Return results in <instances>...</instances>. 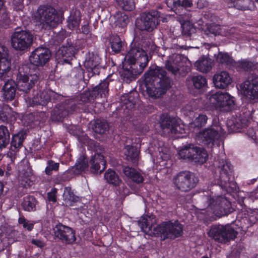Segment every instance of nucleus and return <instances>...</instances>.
Segmentation results:
<instances>
[{
    "label": "nucleus",
    "mask_w": 258,
    "mask_h": 258,
    "mask_svg": "<svg viewBox=\"0 0 258 258\" xmlns=\"http://www.w3.org/2000/svg\"><path fill=\"white\" fill-rule=\"evenodd\" d=\"M145 83L149 96L158 98L165 94L172 85V80L162 67L152 65L145 73Z\"/></svg>",
    "instance_id": "1"
},
{
    "label": "nucleus",
    "mask_w": 258,
    "mask_h": 258,
    "mask_svg": "<svg viewBox=\"0 0 258 258\" xmlns=\"http://www.w3.org/2000/svg\"><path fill=\"white\" fill-rule=\"evenodd\" d=\"M150 221V217L145 216L138 222L141 230L148 235L160 236L165 240L174 239L183 234V226L177 220L163 222L157 226L151 224Z\"/></svg>",
    "instance_id": "2"
},
{
    "label": "nucleus",
    "mask_w": 258,
    "mask_h": 258,
    "mask_svg": "<svg viewBox=\"0 0 258 258\" xmlns=\"http://www.w3.org/2000/svg\"><path fill=\"white\" fill-rule=\"evenodd\" d=\"M33 17L34 21L44 30L55 28L61 21L57 11L49 5L40 6Z\"/></svg>",
    "instance_id": "3"
},
{
    "label": "nucleus",
    "mask_w": 258,
    "mask_h": 258,
    "mask_svg": "<svg viewBox=\"0 0 258 258\" xmlns=\"http://www.w3.org/2000/svg\"><path fill=\"white\" fill-rule=\"evenodd\" d=\"M200 204L201 210L210 208L215 215L219 218L226 216L233 211L230 203L223 196L212 198L209 196H204Z\"/></svg>",
    "instance_id": "4"
},
{
    "label": "nucleus",
    "mask_w": 258,
    "mask_h": 258,
    "mask_svg": "<svg viewBox=\"0 0 258 258\" xmlns=\"http://www.w3.org/2000/svg\"><path fill=\"white\" fill-rule=\"evenodd\" d=\"M34 38L33 34L29 31L17 30L11 37L12 47L18 51H27L32 45Z\"/></svg>",
    "instance_id": "5"
},
{
    "label": "nucleus",
    "mask_w": 258,
    "mask_h": 258,
    "mask_svg": "<svg viewBox=\"0 0 258 258\" xmlns=\"http://www.w3.org/2000/svg\"><path fill=\"white\" fill-rule=\"evenodd\" d=\"M180 157L183 159H188L195 163L203 164L206 162L208 155L203 148L192 144H187L178 152Z\"/></svg>",
    "instance_id": "6"
},
{
    "label": "nucleus",
    "mask_w": 258,
    "mask_h": 258,
    "mask_svg": "<svg viewBox=\"0 0 258 258\" xmlns=\"http://www.w3.org/2000/svg\"><path fill=\"white\" fill-rule=\"evenodd\" d=\"M190 63L187 57L180 54H174L166 61V69L174 75L184 76L190 71Z\"/></svg>",
    "instance_id": "7"
},
{
    "label": "nucleus",
    "mask_w": 258,
    "mask_h": 258,
    "mask_svg": "<svg viewBox=\"0 0 258 258\" xmlns=\"http://www.w3.org/2000/svg\"><path fill=\"white\" fill-rule=\"evenodd\" d=\"M160 13L156 10L143 13L136 20V28L140 31L152 32L159 24Z\"/></svg>",
    "instance_id": "8"
},
{
    "label": "nucleus",
    "mask_w": 258,
    "mask_h": 258,
    "mask_svg": "<svg viewBox=\"0 0 258 258\" xmlns=\"http://www.w3.org/2000/svg\"><path fill=\"white\" fill-rule=\"evenodd\" d=\"M208 234L215 241L225 244L234 239L237 232L229 226L215 225L211 226Z\"/></svg>",
    "instance_id": "9"
},
{
    "label": "nucleus",
    "mask_w": 258,
    "mask_h": 258,
    "mask_svg": "<svg viewBox=\"0 0 258 258\" xmlns=\"http://www.w3.org/2000/svg\"><path fill=\"white\" fill-rule=\"evenodd\" d=\"M218 164L216 170L219 172V175L215 178V184L226 190L229 187L233 188L231 186L235 185L230 181V177L233 172L231 164L223 159H219Z\"/></svg>",
    "instance_id": "10"
},
{
    "label": "nucleus",
    "mask_w": 258,
    "mask_h": 258,
    "mask_svg": "<svg viewBox=\"0 0 258 258\" xmlns=\"http://www.w3.org/2000/svg\"><path fill=\"white\" fill-rule=\"evenodd\" d=\"M172 181L176 189L182 192H187L196 186L198 179L193 173L185 170L174 175Z\"/></svg>",
    "instance_id": "11"
},
{
    "label": "nucleus",
    "mask_w": 258,
    "mask_h": 258,
    "mask_svg": "<svg viewBox=\"0 0 258 258\" xmlns=\"http://www.w3.org/2000/svg\"><path fill=\"white\" fill-rule=\"evenodd\" d=\"M125 58L126 62L138 67H142L143 70L147 67L149 61L146 51L136 43H131Z\"/></svg>",
    "instance_id": "12"
},
{
    "label": "nucleus",
    "mask_w": 258,
    "mask_h": 258,
    "mask_svg": "<svg viewBox=\"0 0 258 258\" xmlns=\"http://www.w3.org/2000/svg\"><path fill=\"white\" fill-rule=\"evenodd\" d=\"M209 103L216 109L223 111H230L235 106L233 97L227 93L218 92L209 97Z\"/></svg>",
    "instance_id": "13"
},
{
    "label": "nucleus",
    "mask_w": 258,
    "mask_h": 258,
    "mask_svg": "<svg viewBox=\"0 0 258 258\" xmlns=\"http://www.w3.org/2000/svg\"><path fill=\"white\" fill-rule=\"evenodd\" d=\"M81 42L80 40L76 41L75 43L68 41L66 45L62 46L56 53V56L59 60L58 63L71 64L75 54L83 47L80 45Z\"/></svg>",
    "instance_id": "14"
},
{
    "label": "nucleus",
    "mask_w": 258,
    "mask_h": 258,
    "mask_svg": "<svg viewBox=\"0 0 258 258\" xmlns=\"http://www.w3.org/2000/svg\"><path fill=\"white\" fill-rule=\"evenodd\" d=\"M53 231L54 239L66 244H72L76 240L75 230L61 223L56 225Z\"/></svg>",
    "instance_id": "15"
},
{
    "label": "nucleus",
    "mask_w": 258,
    "mask_h": 258,
    "mask_svg": "<svg viewBox=\"0 0 258 258\" xmlns=\"http://www.w3.org/2000/svg\"><path fill=\"white\" fill-rule=\"evenodd\" d=\"M77 108L76 101L74 99H68L63 103L57 104L51 112L52 120L62 121L69 113H71Z\"/></svg>",
    "instance_id": "16"
},
{
    "label": "nucleus",
    "mask_w": 258,
    "mask_h": 258,
    "mask_svg": "<svg viewBox=\"0 0 258 258\" xmlns=\"http://www.w3.org/2000/svg\"><path fill=\"white\" fill-rule=\"evenodd\" d=\"M84 66L88 73V78L98 75L102 69L101 58L98 54L89 52L84 62Z\"/></svg>",
    "instance_id": "17"
},
{
    "label": "nucleus",
    "mask_w": 258,
    "mask_h": 258,
    "mask_svg": "<svg viewBox=\"0 0 258 258\" xmlns=\"http://www.w3.org/2000/svg\"><path fill=\"white\" fill-rule=\"evenodd\" d=\"M224 134V131L221 126L212 125L201 132L199 133V137L202 140L203 144L205 145L213 144L214 142L218 140Z\"/></svg>",
    "instance_id": "18"
},
{
    "label": "nucleus",
    "mask_w": 258,
    "mask_h": 258,
    "mask_svg": "<svg viewBox=\"0 0 258 258\" xmlns=\"http://www.w3.org/2000/svg\"><path fill=\"white\" fill-rule=\"evenodd\" d=\"M96 148V153L92 156L90 161V169L93 174H100L106 168V162L102 155L104 148L100 145Z\"/></svg>",
    "instance_id": "19"
},
{
    "label": "nucleus",
    "mask_w": 258,
    "mask_h": 258,
    "mask_svg": "<svg viewBox=\"0 0 258 258\" xmlns=\"http://www.w3.org/2000/svg\"><path fill=\"white\" fill-rule=\"evenodd\" d=\"M244 95L248 99L256 101L258 99V77L251 75L243 83Z\"/></svg>",
    "instance_id": "20"
},
{
    "label": "nucleus",
    "mask_w": 258,
    "mask_h": 258,
    "mask_svg": "<svg viewBox=\"0 0 258 258\" xmlns=\"http://www.w3.org/2000/svg\"><path fill=\"white\" fill-rule=\"evenodd\" d=\"M51 56L50 50L45 47H38L32 52L30 62L38 67H43L49 60Z\"/></svg>",
    "instance_id": "21"
},
{
    "label": "nucleus",
    "mask_w": 258,
    "mask_h": 258,
    "mask_svg": "<svg viewBox=\"0 0 258 258\" xmlns=\"http://www.w3.org/2000/svg\"><path fill=\"white\" fill-rule=\"evenodd\" d=\"M178 119L168 114H162L161 116L160 126L164 135L176 134L178 132Z\"/></svg>",
    "instance_id": "22"
},
{
    "label": "nucleus",
    "mask_w": 258,
    "mask_h": 258,
    "mask_svg": "<svg viewBox=\"0 0 258 258\" xmlns=\"http://www.w3.org/2000/svg\"><path fill=\"white\" fill-rule=\"evenodd\" d=\"M144 70L142 67H138L136 65L126 61L119 73L123 81L126 83H130L135 80L137 76L140 75Z\"/></svg>",
    "instance_id": "23"
},
{
    "label": "nucleus",
    "mask_w": 258,
    "mask_h": 258,
    "mask_svg": "<svg viewBox=\"0 0 258 258\" xmlns=\"http://www.w3.org/2000/svg\"><path fill=\"white\" fill-rule=\"evenodd\" d=\"M11 63L8 58V50L4 45H0V79H4L10 72Z\"/></svg>",
    "instance_id": "24"
},
{
    "label": "nucleus",
    "mask_w": 258,
    "mask_h": 258,
    "mask_svg": "<svg viewBox=\"0 0 258 258\" xmlns=\"http://www.w3.org/2000/svg\"><path fill=\"white\" fill-rule=\"evenodd\" d=\"M37 83L36 76L29 78L28 77L17 75V89L24 94L29 93Z\"/></svg>",
    "instance_id": "25"
},
{
    "label": "nucleus",
    "mask_w": 258,
    "mask_h": 258,
    "mask_svg": "<svg viewBox=\"0 0 258 258\" xmlns=\"http://www.w3.org/2000/svg\"><path fill=\"white\" fill-rule=\"evenodd\" d=\"M38 66H36L31 62L22 64L19 69L18 75L28 77L29 78H33L36 77V81H38L40 76L39 70Z\"/></svg>",
    "instance_id": "26"
},
{
    "label": "nucleus",
    "mask_w": 258,
    "mask_h": 258,
    "mask_svg": "<svg viewBox=\"0 0 258 258\" xmlns=\"http://www.w3.org/2000/svg\"><path fill=\"white\" fill-rule=\"evenodd\" d=\"M17 89V83L12 79H8L5 82L2 88L3 97L6 101L14 99Z\"/></svg>",
    "instance_id": "27"
},
{
    "label": "nucleus",
    "mask_w": 258,
    "mask_h": 258,
    "mask_svg": "<svg viewBox=\"0 0 258 258\" xmlns=\"http://www.w3.org/2000/svg\"><path fill=\"white\" fill-rule=\"evenodd\" d=\"M231 82L229 74L226 71H222L215 74L213 77V83L216 88L224 89Z\"/></svg>",
    "instance_id": "28"
},
{
    "label": "nucleus",
    "mask_w": 258,
    "mask_h": 258,
    "mask_svg": "<svg viewBox=\"0 0 258 258\" xmlns=\"http://www.w3.org/2000/svg\"><path fill=\"white\" fill-rule=\"evenodd\" d=\"M49 93L47 91H43L38 93L32 99V104L37 105L45 106L49 102L52 97H61L60 96L54 93Z\"/></svg>",
    "instance_id": "29"
},
{
    "label": "nucleus",
    "mask_w": 258,
    "mask_h": 258,
    "mask_svg": "<svg viewBox=\"0 0 258 258\" xmlns=\"http://www.w3.org/2000/svg\"><path fill=\"white\" fill-rule=\"evenodd\" d=\"M122 171L124 175L130 178L133 182L137 184L143 182L144 180L143 176L135 168L125 166H123Z\"/></svg>",
    "instance_id": "30"
},
{
    "label": "nucleus",
    "mask_w": 258,
    "mask_h": 258,
    "mask_svg": "<svg viewBox=\"0 0 258 258\" xmlns=\"http://www.w3.org/2000/svg\"><path fill=\"white\" fill-rule=\"evenodd\" d=\"M104 179L109 184L115 186H120L124 188V185L122 180L120 179L118 175L113 170L108 169L104 173Z\"/></svg>",
    "instance_id": "31"
},
{
    "label": "nucleus",
    "mask_w": 258,
    "mask_h": 258,
    "mask_svg": "<svg viewBox=\"0 0 258 258\" xmlns=\"http://www.w3.org/2000/svg\"><path fill=\"white\" fill-rule=\"evenodd\" d=\"M81 21V12L79 10L73 9L70 11V15L67 19L68 28L73 30L79 27Z\"/></svg>",
    "instance_id": "32"
},
{
    "label": "nucleus",
    "mask_w": 258,
    "mask_h": 258,
    "mask_svg": "<svg viewBox=\"0 0 258 258\" xmlns=\"http://www.w3.org/2000/svg\"><path fill=\"white\" fill-rule=\"evenodd\" d=\"M109 82L108 79H105L98 85L93 88L92 91L95 98L98 97H105L108 94Z\"/></svg>",
    "instance_id": "33"
},
{
    "label": "nucleus",
    "mask_w": 258,
    "mask_h": 258,
    "mask_svg": "<svg viewBox=\"0 0 258 258\" xmlns=\"http://www.w3.org/2000/svg\"><path fill=\"white\" fill-rule=\"evenodd\" d=\"M139 153L137 148L133 146L126 145L124 148V154L125 159L134 164H136L138 163Z\"/></svg>",
    "instance_id": "34"
},
{
    "label": "nucleus",
    "mask_w": 258,
    "mask_h": 258,
    "mask_svg": "<svg viewBox=\"0 0 258 258\" xmlns=\"http://www.w3.org/2000/svg\"><path fill=\"white\" fill-rule=\"evenodd\" d=\"M63 201L66 204L69 206H74L78 202H80L81 198L75 195L69 186L66 187L63 194Z\"/></svg>",
    "instance_id": "35"
},
{
    "label": "nucleus",
    "mask_w": 258,
    "mask_h": 258,
    "mask_svg": "<svg viewBox=\"0 0 258 258\" xmlns=\"http://www.w3.org/2000/svg\"><path fill=\"white\" fill-rule=\"evenodd\" d=\"M197 70L202 73H206L210 71L213 66V61L207 57L200 58L195 63Z\"/></svg>",
    "instance_id": "36"
},
{
    "label": "nucleus",
    "mask_w": 258,
    "mask_h": 258,
    "mask_svg": "<svg viewBox=\"0 0 258 258\" xmlns=\"http://www.w3.org/2000/svg\"><path fill=\"white\" fill-rule=\"evenodd\" d=\"M114 24L116 29H124L130 22L128 15L123 12H117L114 15Z\"/></svg>",
    "instance_id": "37"
},
{
    "label": "nucleus",
    "mask_w": 258,
    "mask_h": 258,
    "mask_svg": "<svg viewBox=\"0 0 258 258\" xmlns=\"http://www.w3.org/2000/svg\"><path fill=\"white\" fill-rule=\"evenodd\" d=\"M135 96H137V92L130 93L122 95L120 97V103L122 104V107H124V108L134 107L136 101Z\"/></svg>",
    "instance_id": "38"
},
{
    "label": "nucleus",
    "mask_w": 258,
    "mask_h": 258,
    "mask_svg": "<svg viewBox=\"0 0 258 258\" xmlns=\"http://www.w3.org/2000/svg\"><path fill=\"white\" fill-rule=\"evenodd\" d=\"M92 128L96 133L104 134L108 131L109 125L105 120L97 119L92 123Z\"/></svg>",
    "instance_id": "39"
},
{
    "label": "nucleus",
    "mask_w": 258,
    "mask_h": 258,
    "mask_svg": "<svg viewBox=\"0 0 258 258\" xmlns=\"http://www.w3.org/2000/svg\"><path fill=\"white\" fill-rule=\"evenodd\" d=\"M37 201L32 196H27L23 198L22 207L24 210L27 212H33L36 210Z\"/></svg>",
    "instance_id": "40"
},
{
    "label": "nucleus",
    "mask_w": 258,
    "mask_h": 258,
    "mask_svg": "<svg viewBox=\"0 0 258 258\" xmlns=\"http://www.w3.org/2000/svg\"><path fill=\"white\" fill-rule=\"evenodd\" d=\"M216 61L225 66L227 68H230L235 64V61L228 53L219 52L216 56Z\"/></svg>",
    "instance_id": "41"
},
{
    "label": "nucleus",
    "mask_w": 258,
    "mask_h": 258,
    "mask_svg": "<svg viewBox=\"0 0 258 258\" xmlns=\"http://www.w3.org/2000/svg\"><path fill=\"white\" fill-rule=\"evenodd\" d=\"M25 138V133L22 132L14 135L11 143V150L16 152L18 149L22 146V143Z\"/></svg>",
    "instance_id": "42"
},
{
    "label": "nucleus",
    "mask_w": 258,
    "mask_h": 258,
    "mask_svg": "<svg viewBox=\"0 0 258 258\" xmlns=\"http://www.w3.org/2000/svg\"><path fill=\"white\" fill-rule=\"evenodd\" d=\"M188 79L192 81L196 89H203L207 86L206 78L202 75L190 76L188 77Z\"/></svg>",
    "instance_id": "43"
},
{
    "label": "nucleus",
    "mask_w": 258,
    "mask_h": 258,
    "mask_svg": "<svg viewBox=\"0 0 258 258\" xmlns=\"http://www.w3.org/2000/svg\"><path fill=\"white\" fill-rule=\"evenodd\" d=\"M88 167L87 160L84 157H81L75 165L69 170V172L74 174H79Z\"/></svg>",
    "instance_id": "44"
},
{
    "label": "nucleus",
    "mask_w": 258,
    "mask_h": 258,
    "mask_svg": "<svg viewBox=\"0 0 258 258\" xmlns=\"http://www.w3.org/2000/svg\"><path fill=\"white\" fill-rule=\"evenodd\" d=\"M10 142V133L7 127L0 126V149L6 148Z\"/></svg>",
    "instance_id": "45"
},
{
    "label": "nucleus",
    "mask_w": 258,
    "mask_h": 258,
    "mask_svg": "<svg viewBox=\"0 0 258 258\" xmlns=\"http://www.w3.org/2000/svg\"><path fill=\"white\" fill-rule=\"evenodd\" d=\"M95 98L92 90H88L81 93L79 96L77 97V101L74 99L76 102L78 101L79 104L82 103H87L94 100Z\"/></svg>",
    "instance_id": "46"
},
{
    "label": "nucleus",
    "mask_w": 258,
    "mask_h": 258,
    "mask_svg": "<svg viewBox=\"0 0 258 258\" xmlns=\"http://www.w3.org/2000/svg\"><path fill=\"white\" fill-rule=\"evenodd\" d=\"M238 68L246 72H251L257 68V63L247 60L238 62Z\"/></svg>",
    "instance_id": "47"
},
{
    "label": "nucleus",
    "mask_w": 258,
    "mask_h": 258,
    "mask_svg": "<svg viewBox=\"0 0 258 258\" xmlns=\"http://www.w3.org/2000/svg\"><path fill=\"white\" fill-rule=\"evenodd\" d=\"M71 76L75 78L77 81L84 82L85 83L89 79L88 78L86 79L84 77V70L80 66L74 68L72 70Z\"/></svg>",
    "instance_id": "48"
},
{
    "label": "nucleus",
    "mask_w": 258,
    "mask_h": 258,
    "mask_svg": "<svg viewBox=\"0 0 258 258\" xmlns=\"http://www.w3.org/2000/svg\"><path fill=\"white\" fill-rule=\"evenodd\" d=\"M110 43L111 48L114 52L120 51L122 47V42L118 36H112L110 38Z\"/></svg>",
    "instance_id": "49"
},
{
    "label": "nucleus",
    "mask_w": 258,
    "mask_h": 258,
    "mask_svg": "<svg viewBox=\"0 0 258 258\" xmlns=\"http://www.w3.org/2000/svg\"><path fill=\"white\" fill-rule=\"evenodd\" d=\"M119 8L124 11H131L135 9V3L134 0H117Z\"/></svg>",
    "instance_id": "50"
},
{
    "label": "nucleus",
    "mask_w": 258,
    "mask_h": 258,
    "mask_svg": "<svg viewBox=\"0 0 258 258\" xmlns=\"http://www.w3.org/2000/svg\"><path fill=\"white\" fill-rule=\"evenodd\" d=\"M181 28L182 34L186 36H190L196 31V28L189 21H185L182 24Z\"/></svg>",
    "instance_id": "51"
},
{
    "label": "nucleus",
    "mask_w": 258,
    "mask_h": 258,
    "mask_svg": "<svg viewBox=\"0 0 258 258\" xmlns=\"http://www.w3.org/2000/svg\"><path fill=\"white\" fill-rule=\"evenodd\" d=\"M59 164L50 160L47 161V166L45 168V172L46 174L50 175L53 171H56L58 170Z\"/></svg>",
    "instance_id": "52"
},
{
    "label": "nucleus",
    "mask_w": 258,
    "mask_h": 258,
    "mask_svg": "<svg viewBox=\"0 0 258 258\" xmlns=\"http://www.w3.org/2000/svg\"><path fill=\"white\" fill-rule=\"evenodd\" d=\"M208 119L207 115L203 114H200L196 118L193 123L195 126L201 127L206 124Z\"/></svg>",
    "instance_id": "53"
},
{
    "label": "nucleus",
    "mask_w": 258,
    "mask_h": 258,
    "mask_svg": "<svg viewBox=\"0 0 258 258\" xmlns=\"http://www.w3.org/2000/svg\"><path fill=\"white\" fill-rule=\"evenodd\" d=\"M249 2V0H234L233 3L236 9L245 11L248 9L246 4Z\"/></svg>",
    "instance_id": "54"
},
{
    "label": "nucleus",
    "mask_w": 258,
    "mask_h": 258,
    "mask_svg": "<svg viewBox=\"0 0 258 258\" xmlns=\"http://www.w3.org/2000/svg\"><path fill=\"white\" fill-rule=\"evenodd\" d=\"M18 222L20 224L23 225L24 228H26L28 231H31L34 227V224L29 223L24 216L20 217L18 219Z\"/></svg>",
    "instance_id": "55"
},
{
    "label": "nucleus",
    "mask_w": 258,
    "mask_h": 258,
    "mask_svg": "<svg viewBox=\"0 0 258 258\" xmlns=\"http://www.w3.org/2000/svg\"><path fill=\"white\" fill-rule=\"evenodd\" d=\"M9 109L7 106L0 108V120L2 122H7L9 114Z\"/></svg>",
    "instance_id": "56"
},
{
    "label": "nucleus",
    "mask_w": 258,
    "mask_h": 258,
    "mask_svg": "<svg viewBox=\"0 0 258 258\" xmlns=\"http://www.w3.org/2000/svg\"><path fill=\"white\" fill-rule=\"evenodd\" d=\"M166 4L168 8H170L171 10L176 11L178 8V6H180V1L166 0Z\"/></svg>",
    "instance_id": "57"
},
{
    "label": "nucleus",
    "mask_w": 258,
    "mask_h": 258,
    "mask_svg": "<svg viewBox=\"0 0 258 258\" xmlns=\"http://www.w3.org/2000/svg\"><path fill=\"white\" fill-rule=\"evenodd\" d=\"M207 31L209 32V33H211L215 35L220 33V26L216 24H210L207 27Z\"/></svg>",
    "instance_id": "58"
},
{
    "label": "nucleus",
    "mask_w": 258,
    "mask_h": 258,
    "mask_svg": "<svg viewBox=\"0 0 258 258\" xmlns=\"http://www.w3.org/2000/svg\"><path fill=\"white\" fill-rule=\"evenodd\" d=\"M57 189L53 188L50 192L47 193V198L49 201L55 202L56 201V194Z\"/></svg>",
    "instance_id": "59"
},
{
    "label": "nucleus",
    "mask_w": 258,
    "mask_h": 258,
    "mask_svg": "<svg viewBox=\"0 0 258 258\" xmlns=\"http://www.w3.org/2000/svg\"><path fill=\"white\" fill-rule=\"evenodd\" d=\"M35 118L36 121L45 120L47 118L46 113L44 111L37 112L35 115Z\"/></svg>",
    "instance_id": "60"
},
{
    "label": "nucleus",
    "mask_w": 258,
    "mask_h": 258,
    "mask_svg": "<svg viewBox=\"0 0 258 258\" xmlns=\"http://www.w3.org/2000/svg\"><path fill=\"white\" fill-rule=\"evenodd\" d=\"M24 0H13V5H14V8L17 11L22 10L24 8L23 5Z\"/></svg>",
    "instance_id": "61"
},
{
    "label": "nucleus",
    "mask_w": 258,
    "mask_h": 258,
    "mask_svg": "<svg viewBox=\"0 0 258 258\" xmlns=\"http://www.w3.org/2000/svg\"><path fill=\"white\" fill-rule=\"evenodd\" d=\"M192 6V3L190 0H182L180 1V6H178V8H191Z\"/></svg>",
    "instance_id": "62"
},
{
    "label": "nucleus",
    "mask_w": 258,
    "mask_h": 258,
    "mask_svg": "<svg viewBox=\"0 0 258 258\" xmlns=\"http://www.w3.org/2000/svg\"><path fill=\"white\" fill-rule=\"evenodd\" d=\"M32 244L37 246L39 247H42L44 246L43 243L38 239H32L31 240Z\"/></svg>",
    "instance_id": "63"
},
{
    "label": "nucleus",
    "mask_w": 258,
    "mask_h": 258,
    "mask_svg": "<svg viewBox=\"0 0 258 258\" xmlns=\"http://www.w3.org/2000/svg\"><path fill=\"white\" fill-rule=\"evenodd\" d=\"M82 32L84 34H87L89 33V28L88 25H84L82 27Z\"/></svg>",
    "instance_id": "64"
}]
</instances>
